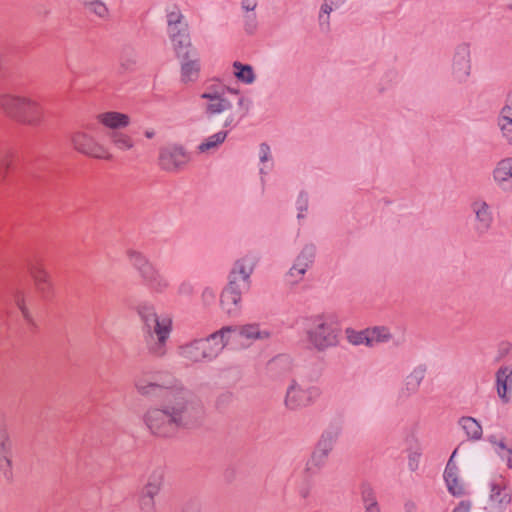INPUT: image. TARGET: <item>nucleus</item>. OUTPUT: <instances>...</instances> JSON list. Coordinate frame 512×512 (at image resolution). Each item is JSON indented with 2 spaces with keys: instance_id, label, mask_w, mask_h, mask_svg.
Listing matches in <instances>:
<instances>
[{
  "instance_id": "6ab92c4d",
  "label": "nucleus",
  "mask_w": 512,
  "mask_h": 512,
  "mask_svg": "<svg viewBox=\"0 0 512 512\" xmlns=\"http://www.w3.org/2000/svg\"><path fill=\"white\" fill-rule=\"evenodd\" d=\"M201 97L208 100L207 112L210 114L222 113L231 108L230 102L221 95L204 93Z\"/></svg>"
},
{
  "instance_id": "9d476101",
  "label": "nucleus",
  "mask_w": 512,
  "mask_h": 512,
  "mask_svg": "<svg viewBox=\"0 0 512 512\" xmlns=\"http://www.w3.org/2000/svg\"><path fill=\"white\" fill-rule=\"evenodd\" d=\"M512 497L508 483L502 476L495 477L490 484L488 512H504L511 504Z\"/></svg>"
},
{
  "instance_id": "9b49d317",
  "label": "nucleus",
  "mask_w": 512,
  "mask_h": 512,
  "mask_svg": "<svg viewBox=\"0 0 512 512\" xmlns=\"http://www.w3.org/2000/svg\"><path fill=\"white\" fill-rule=\"evenodd\" d=\"M129 256L130 258L136 257L137 259H143L144 262L139 267V271L145 284L151 290L162 292L168 287L169 283L164 275H162L152 263L144 259L140 253L130 251Z\"/></svg>"
},
{
  "instance_id": "4c0bfd02",
  "label": "nucleus",
  "mask_w": 512,
  "mask_h": 512,
  "mask_svg": "<svg viewBox=\"0 0 512 512\" xmlns=\"http://www.w3.org/2000/svg\"><path fill=\"white\" fill-rule=\"evenodd\" d=\"M158 490V486L156 485H152V484H149L147 487H146V493L148 494V496L150 498L153 497V494H155Z\"/></svg>"
},
{
  "instance_id": "ea45409f",
  "label": "nucleus",
  "mask_w": 512,
  "mask_h": 512,
  "mask_svg": "<svg viewBox=\"0 0 512 512\" xmlns=\"http://www.w3.org/2000/svg\"><path fill=\"white\" fill-rule=\"evenodd\" d=\"M232 122H233V118H228V119L225 120L224 126L228 127Z\"/></svg>"
},
{
  "instance_id": "f03ea898",
  "label": "nucleus",
  "mask_w": 512,
  "mask_h": 512,
  "mask_svg": "<svg viewBox=\"0 0 512 512\" xmlns=\"http://www.w3.org/2000/svg\"><path fill=\"white\" fill-rule=\"evenodd\" d=\"M252 270V265L245 261H237L235 263L230 274L229 284L221 295L222 308L228 313L237 308L242 292L249 288V278Z\"/></svg>"
},
{
  "instance_id": "2f4dec72",
  "label": "nucleus",
  "mask_w": 512,
  "mask_h": 512,
  "mask_svg": "<svg viewBox=\"0 0 512 512\" xmlns=\"http://www.w3.org/2000/svg\"><path fill=\"white\" fill-rule=\"evenodd\" d=\"M475 210L477 218L480 221L484 222L486 226H488L490 222V216L488 214V206L486 205V203H482L480 208L475 207Z\"/></svg>"
},
{
  "instance_id": "58836bf2",
  "label": "nucleus",
  "mask_w": 512,
  "mask_h": 512,
  "mask_svg": "<svg viewBox=\"0 0 512 512\" xmlns=\"http://www.w3.org/2000/svg\"><path fill=\"white\" fill-rule=\"evenodd\" d=\"M299 209H300V211H303V210H306V209H307L306 201H302V202H301V205H300ZM302 216H303V215H302V212H300V213L298 214V217L300 218V217H302Z\"/></svg>"
},
{
  "instance_id": "c756f323",
  "label": "nucleus",
  "mask_w": 512,
  "mask_h": 512,
  "mask_svg": "<svg viewBox=\"0 0 512 512\" xmlns=\"http://www.w3.org/2000/svg\"><path fill=\"white\" fill-rule=\"evenodd\" d=\"M16 156L13 153L4 155L0 162V180L5 179L8 170L14 165Z\"/></svg>"
},
{
  "instance_id": "79ce46f5",
  "label": "nucleus",
  "mask_w": 512,
  "mask_h": 512,
  "mask_svg": "<svg viewBox=\"0 0 512 512\" xmlns=\"http://www.w3.org/2000/svg\"><path fill=\"white\" fill-rule=\"evenodd\" d=\"M508 6L512 9V0H507Z\"/></svg>"
},
{
  "instance_id": "f704fd0d",
  "label": "nucleus",
  "mask_w": 512,
  "mask_h": 512,
  "mask_svg": "<svg viewBox=\"0 0 512 512\" xmlns=\"http://www.w3.org/2000/svg\"><path fill=\"white\" fill-rule=\"evenodd\" d=\"M181 14L179 11H171L167 15V21L169 25L177 24L181 21Z\"/></svg>"
},
{
  "instance_id": "f257e3e1",
  "label": "nucleus",
  "mask_w": 512,
  "mask_h": 512,
  "mask_svg": "<svg viewBox=\"0 0 512 512\" xmlns=\"http://www.w3.org/2000/svg\"><path fill=\"white\" fill-rule=\"evenodd\" d=\"M0 108L8 117L22 124L37 125L44 117L42 107L27 97L1 95Z\"/></svg>"
},
{
  "instance_id": "37998d69",
  "label": "nucleus",
  "mask_w": 512,
  "mask_h": 512,
  "mask_svg": "<svg viewBox=\"0 0 512 512\" xmlns=\"http://www.w3.org/2000/svg\"><path fill=\"white\" fill-rule=\"evenodd\" d=\"M255 5H253L252 7H250V5H247L246 6V9H253Z\"/></svg>"
},
{
  "instance_id": "6e6552de",
  "label": "nucleus",
  "mask_w": 512,
  "mask_h": 512,
  "mask_svg": "<svg viewBox=\"0 0 512 512\" xmlns=\"http://www.w3.org/2000/svg\"><path fill=\"white\" fill-rule=\"evenodd\" d=\"M27 271L39 296L45 300L55 295V286L46 265L42 260H33L28 263Z\"/></svg>"
},
{
  "instance_id": "4be33fe9",
  "label": "nucleus",
  "mask_w": 512,
  "mask_h": 512,
  "mask_svg": "<svg viewBox=\"0 0 512 512\" xmlns=\"http://www.w3.org/2000/svg\"><path fill=\"white\" fill-rule=\"evenodd\" d=\"M233 69V73L239 81L245 84H251L254 81L255 75L253 68L250 65H244L241 62L236 61L233 63Z\"/></svg>"
},
{
  "instance_id": "20e7f679",
  "label": "nucleus",
  "mask_w": 512,
  "mask_h": 512,
  "mask_svg": "<svg viewBox=\"0 0 512 512\" xmlns=\"http://www.w3.org/2000/svg\"><path fill=\"white\" fill-rule=\"evenodd\" d=\"M306 335L309 343L320 351L335 346L338 342L336 328L323 315H318L308 320Z\"/></svg>"
},
{
  "instance_id": "dca6fc26",
  "label": "nucleus",
  "mask_w": 512,
  "mask_h": 512,
  "mask_svg": "<svg viewBox=\"0 0 512 512\" xmlns=\"http://www.w3.org/2000/svg\"><path fill=\"white\" fill-rule=\"evenodd\" d=\"M312 392L306 391L295 385L291 386L286 395V405L291 409L306 405L311 401Z\"/></svg>"
},
{
  "instance_id": "0eeeda50",
  "label": "nucleus",
  "mask_w": 512,
  "mask_h": 512,
  "mask_svg": "<svg viewBox=\"0 0 512 512\" xmlns=\"http://www.w3.org/2000/svg\"><path fill=\"white\" fill-rule=\"evenodd\" d=\"M172 411L154 409L147 413L146 422L147 426L153 434L160 437L171 435L177 428L176 415L181 412V409L171 407Z\"/></svg>"
},
{
  "instance_id": "5701e85b",
  "label": "nucleus",
  "mask_w": 512,
  "mask_h": 512,
  "mask_svg": "<svg viewBox=\"0 0 512 512\" xmlns=\"http://www.w3.org/2000/svg\"><path fill=\"white\" fill-rule=\"evenodd\" d=\"M366 345L371 346L389 339L390 334L385 327L366 329Z\"/></svg>"
},
{
  "instance_id": "a878e982",
  "label": "nucleus",
  "mask_w": 512,
  "mask_h": 512,
  "mask_svg": "<svg viewBox=\"0 0 512 512\" xmlns=\"http://www.w3.org/2000/svg\"><path fill=\"white\" fill-rule=\"evenodd\" d=\"M200 67L197 61H188L182 65L181 74L184 82L197 79Z\"/></svg>"
},
{
  "instance_id": "c9c22d12",
  "label": "nucleus",
  "mask_w": 512,
  "mask_h": 512,
  "mask_svg": "<svg viewBox=\"0 0 512 512\" xmlns=\"http://www.w3.org/2000/svg\"><path fill=\"white\" fill-rule=\"evenodd\" d=\"M471 504L468 501H461L453 512H469Z\"/></svg>"
},
{
  "instance_id": "393cba45",
  "label": "nucleus",
  "mask_w": 512,
  "mask_h": 512,
  "mask_svg": "<svg viewBox=\"0 0 512 512\" xmlns=\"http://www.w3.org/2000/svg\"><path fill=\"white\" fill-rule=\"evenodd\" d=\"M510 177H512V159L502 160L494 171V178L501 182L506 181Z\"/></svg>"
},
{
  "instance_id": "aec40b11",
  "label": "nucleus",
  "mask_w": 512,
  "mask_h": 512,
  "mask_svg": "<svg viewBox=\"0 0 512 512\" xmlns=\"http://www.w3.org/2000/svg\"><path fill=\"white\" fill-rule=\"evenodd\" d=\"M232 332L226 333L225 341L227 343L232 338L234 340L244 337L246 339H256L260 337V331L257 325L249 324L241 327H229Z\"/></svg>"
},
{
  "instance_id": "e433bc0d",
  "label": "nucleus",
  "mask_w": 512,
  "mask_h": 512,
  "mask_svg": "<svg viewBox=\"0 0 512 512\" xmlns=\"http://www.w3.org/2000/svg\"><path fill=\"white\" fill-rule=\"evenodd\" d=\"M8 441L5 429H0V454L5 453V443Z\"/></svg>"
},
{
  "instance_id": "423d86ee",
  "label": "nucleus",
  "mask_w": 512,
  "mask_h": 512,
  "mask_svg": "<svg viewBox=\"0 0 512 512\" xmlns=\"http://www.w3.org/2000/svg\"><path fill=\"white\" fill-rule=\"evenodd\" d=\"M230 332L232 330L229 327H224L208 338L194 342L186 349L187 357L195 362L215 357L227 344L225 337Z\"/></svg>"
},
{
  "instance_id": "412c9836",
  "label": "nucleus",
  "mask_w": 512,
  "mask_h": 512,
  "mask_svg": "<svg viewBox=\"0 0 512 512\" xmlns=\"http://www.w3.org/2000/svg\"><path fill=\"white\" fill-rule=\"evenodd\" d=\"M228 131H219L206 139L197 147L200 153H208L218 149L226 140Z\"/></svg>"
},
{
  "instance_id": "4468645a",
  "label": "nucleus",
  "mask_w": 512,
  "mask_h": 512,
  "mask_svg": "<svg viewBox=\"0 0 512 512\" xmlns=\"http://www.w3.org/2000/svg\"><path fill=\"white\" fill-rule=\"evenodd\" d=\"M314 255L312 251H303L296 259L294 265L290 269L288 276L290 277L289 282L294 284L297 283L302 276L305 274L306 270L313 263Z\"/></svg>"
},
{
  "instance_id": "c85d7f7f",
  "label": "nucleus",
  "mask_w": 512,
  "mask_h": 512,
  "mask_svg": "<svg viewBox=\"0 0 512 512\" xmlns=\"http://www.w3.org/2000/svg\"><path fill=\"white\" fill-rule=\"evenodd\" d=\"M508 104L502 109L499 125L502 131H505L507 126H512V96L509 97Z\"/></svg>"
},
{
  "instance_id": "7c9ffc66",
  "label": "nucleus",
  "mask_w": 512,
  "mask_h": 512,
  "mask_svg": "<svg viewBox=\"0 0 512 512\" xmlns=\"http://www.w3.org/2000/svg\"><path fill=\"white\" fill-rule=\"evenodd\" d=\"M346 334L350 343L354 345L366 344V330L357 332L352 329H347Z\"/></svg>"
},
{
  "instance_id": "a211bd4d",
  "label": "nucleus",
  "mask_w": 512,
  "mask_h": 512,
  "mask_svg": "<svg viewBox=\"0 0 512 512\" xmlns=\"http://www.w3.org/2000/svg\"><path fill=\"white\" fill-rule=\"evenodd\" d=\"M497 392L499 397L504 401H508V393L512 391V369L505 367L501 368L496 375Z\"/></svg>"
},
{
  "instance_id": "f8f14e48",
  "label": "nucleus",
  "mask_w": 512,
  "mask_h": 512,
  "mask_svg": "<svg viewBox=\"0 0 512 512\" xmlns=\"http://www.w3.org/2000/svg\"><path fill=\"white\" fill-rule=\"evenodd\" d=\"M189 161L188 154L179 147L165 148L160 152L159 164L166 171L177 170Z\"/></svg>"
},
{
  "instance_id": "2eb2a0df",
  "label": "nucleus",
  "mask_w": 512,
  "mask_h": 512,
  "mask_svg": "<svg viewBox=\"0 0 512 512\" xmlns=\"http://www.w3.org/2000/svg\"><path fill=\"white\" fill-rule=\"evenodd\" d=\"M97 121L107 128L117 129L128 126L129 117L120 112H104L97 115Z\"/></svg>"
},
{
  "instance_id": "a19ab883",
  "label": "nucleus",
  "mask_w": 512,
  "mask_h": 512,
  "mask_svg": "<svg viewBox=\"0 0 512 512\" xmlns=\"http://www.w3.org/2000/svg\"><path fill=\"white\" fill-rule=\"evenodd\" d=\"M153 135H154V133H153V132H146V136H147L148 138L153 137Z\"/></svg>"
},
{
  "instance_id": "1a4fd4ad",
  "label": "nucleus",
  "mask_w": 512,
  "mask_h": 512,
  "mask_svg": "<svg viewBox=\"0 0 512 512\" xmlns=\"http://www.w3.org/2000/svg\"><path fill=\"white\" fill-rule=\"evenodd\" d=\"M138 312L149 330L156 334L159 344L164 345L172 330V319L167 315L158 316L150 306H143Z\"/></svg>"
},
{
  "instance_id": "72a5a7b5",
  "label": "nucleus",
  "mask_w": 512,
  "mask_h": 512,
  "mask_svg": "<svg viewBox=\"0 0 512 512\" xmlns=\"http://www.w3.org/2000/svg\"><path fill=\"white\" fill-rule=\"evenodd\" d=\"M89 8L91 11H93L95 14L101 17H103L107 13V8L105 7V5L98 1L90 3Z\"/></svg>"
},
{
  "instance_id": "473e14b6",
  "label": "nucleus",
  "mask_w": 512,
  "mask_h": 512,
  "mask_svg": "<svg viewBox=\"0 0 512 512\" xmlns=\"http://www.w3.org/2000/svg\"><path fill=\"white\" fill-rule=\"evenodd\" d=\"M342 2L343 0H325L321 7V12L329 15L333 8H338Z\"/></svg>"
},
{
  "instance_id": "f3484780",
  "label": "nucleus",
  "mask_w": 512,
  "mask_h": 512,
  "mask_svg": "<svg viewBox=\"0 0 512 512\" xmlns=\"http://www.w3.org/2000/svg\"><path fill=\"white\" fill-rule=\"evenodd\" d=\"M455 453L456 452L453 453L451 459L449 460V462L446 466V469L444 472V477H445V481L447 483L449 491L454 496H462L465 494V487H464L463 483L458 479L456 472H455V468L452 466V459H453Z\"/></svg>"
},
{
  "instance_id": "bb28decb",
  "label": "nucleus",
  "mask_w": 512,
  "mask_h": 512,
  "mask_svg": "<svg viewBox=\"0 0 512 512\" xmlns=\"http://www.w3.org/2000/svg\"><path fill=\"white\" fill-rule=\"evenodd\" d=\"M112 143L121 150H128L133 147V141L130 136L120 132H113L110 135Z\"/></svg>"
},
{
  "instance_id": "39448f33",
  "label": "nucleus",
  "mask_w": 512,
  "mask_h": 512,
  "mask_svg": "<svg viewBox=\"0 0 512 512\" xmlns=\"http://www.w3.org/2000/svg\"><path fill=\"white\" fill-rule=\"evenodd\" d=\"M95 134L96 128L93 126H86L75 131L71 136L74 149L91 158L112 160V153L105 145L97 141Z\"/></svg>"
},
{
  "instance_id": "ddd939ff",
  "label": "nucleus",
  "mask_w": 512,
  "mask_h": 512,
  "mask_svg": "<svg viewBox=\"0 0 512 512\" xmlns=\"http://www.w3.org/2000/svg\"><path fill=\"white\" fill-rule=\"evenodd\" d=\"M30 292L25 288H15L11 292V301L19 309L22 317L29 323L33 321V316L29 305L31 303Z\"/></svg>"
},
{
  "instance_id": "cd10ccee",
  "label": "nucleus",
  "mask_w": 512,
  "mask_h": 512,
  "mask_svg": "<svg viewBox=\"0 0 512 512\" xmlns=\"http://www.w3.org/2000/svg\"><path fill=\"white\" fill-rule=\"evenodd\" d=\"M362 496L364 502L366 503L365 512H379V508L375 501L373 491L368 485L362 486Z\"/></svg>"
},
{
  "instance_id": "b1692460",
  "label": "nucleus",
  "mask_w": 512,
  "mask_h": 512,
  "mask_svg": "<svg viewBox=\"0 0 512 512\" xmlns=\"http://www.w3.org/2000/svg\"><path fill=\"white\" fill-rule=\"evenodd\" d=\"M460 425L469 438L479 439L481 437L482 428L475 419L471 417H463L460 420Z\"/></svg>"
},
{
  "instance_id": "7ed1b4c3",
  "label": "nucleus",
  "mask_w": 512,
  "mask_h": 512,
  "mask_svg": "<svg viewBox=\"0 0 512 512\" xmlns=\"http://www.w3.org/2000/svg\"><path fill=\"white\" fill-rule=\"evenodd\" d=\"M174 378L166 372L143 373L136 381L137 391L143 396L165 395L175 398L180 394L174 390Z\"/></svg>"
}]
</instances>
